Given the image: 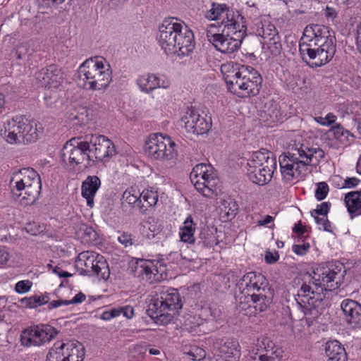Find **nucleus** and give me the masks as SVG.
<instances>
[{
    "label": "nucleus",
    "instance_id": "55",
    "mask_svg": "<svg viewBox=\"0 0 361 361\" xmlns=\"http://www.w3.org/2000/svg\"><path fill=\"white\" fill-rule=\"evenodd\" d=\"M154 261V273L157 274V277L160 275L161 277L163 273H165L166 271V265L162 261Z\"/></svg>",
    "mask_w": 361,
    "mask_h": 361
},
{
    "label": "nucleus",
    "instance_id": "39",
    "mask_svg": "<svg viewBox=\"0 0 361 361\" xmlns=\"http://www.w3.org/2000/svg\"><path fill=\"white\" fill-rule=\"evenodd\" d=\"M22 306L26 308H35L49 302L48 295H35L30 297H25L19 300Z\"/></svg>",
    "mask_w": 361,
    "mask_h": 361
},
{
    "label": "nucleus",
    "instance_id": "22",
    "mask_svg": "<svg viewBox=\"0 0 361 361\" xmlns=\"http://www.w3.org/2000/svg\"><path fill=\"white\" fill-rule=\"evenodd\" d=\"M268 283L264 275L256 272H249L245 274L237 283V286L241 294L255 293V291L259 292L261 290L265 291Z\"/></svg>",
    "mask_w": 361,
    "mask_h": 361
},
{
    "label": "nucleus",
    "instance_id": "16",
    "mask_svg": "<svg viewBox=\"0 0 361 361\" xmlns=\"http://www.w3.org/2000/svg\"><path fill=\"white\" fill-rule=\"evenodd\" d=\"M59 331L52 326L42 324L23 330L20 335L21 345L25 347L39 346L55 338Z\"/></svg>",
    "mask_w": 361,
    "mask_h": 361
},
{
    "label": "nucleus",
    "instance_id": "38",
    "mask_svg": "<svg viewBox=\"0 0 361 361\" xmlns=\"http://www.w3.org/2000/svg\"><path fill=\"white\" fill-rule=\"evenodd\" d=\"M329 133L333 135L334 138L345 145L350 143V137H353V135L350 131L344 129L341 124L332 126L329 130Z\"/></svg>",
    "mask_w": 361,
    "mask_h": 361
},
{
    "label": "nucleus",
    "instance_id": "60",
    "mask_svg": "<svg viewBox=\"0 0 361 361\" xmlns=\"http://www.w3.org/2000/svg\"><path fill=\"white\" fill-rule=\"evenodd\" d=\"M9 255L4 247L0 246V266L6 264Z\"/></svg>",
    "mask_w": 361,
    "mask_h": 361
},
{
    "label": "nucleus",
    "instance_id": "13",
    "mask_svg": "<svg viewBox=\"0 0 361 361\" xmlns=\"http://www.w3.org/2000/svg\"><path fill=\"white\" fill-rule=\"evenodd\" d=\"M89 145L85 137H73L67 141L61 149L62 162L71 169L87 161V165L91 166L92 161L89 153Z\"/></svg>",
    "mask_w": 361,
    "mask_h": 361
},
{
    "label": "nucleus",
    "instance_id": "50",
    "mask_svg": "<svg viewBox=\"0 0 361 361\" xmlns=\"http://www.w3.org/2000/svg\"><path fill=\"white\" fill-rule=\"evenodd\" d=\"M27 51L28 47L27 44H21L17 46L13 54L18 60H23L26 58Z\"/></svg>",
    "mask_w": 361,
    "mask_h": 361
},
{
    "label": "nucleus",
    "instance_id": "30",
    "mask_svg": "<svg viewBox=\"0 0 361 361\" xmlns=\"http://www.w3.org/2000/svg\"><path fill=\"white\" fill-rule=\"evenodd\" d=\"M141 207L140 214H147L157 204L159 195L156 190L152 188L144 190L140 193Z\"/></svg>",
    "mask_w": 361,
    "mask_h": 361
},
{
    "label": "nucleus",
    "instance_id": "14",
    "mask_svg": "<svg viewBox=\"0 0 361 361\" xmlns=\"http://www.w3.org/2000/svg\"><path fill=\"white\" fill-rule=\"evenodd\" d=\"M84 348L78 341H56L50 348L47 361H83Z\"/></svg>",
    "mask_w": 361,
    "mask_h": 361
},
{
    "label": "nucleus",
    "instance_id": "7",
    "mask_svg": "<svg viewBox=\"0 0 361 361\" xmlns=\"http://www.w3.org/2000/svg\"><path fill=\"white\" fill-rule=\"evenodd\" d=\"M40 128L35 121L18 116L4 122L1 135L10 144H29L39 138Z\"/></svg>",
    "mask_w": 361,
    "mask_h": 361
},
{
    "label": "nucleus",
    "instance_id": "46",
    "mask_svg": "<svg viewBox=\"0 0 361 361\" xmlns=\"http://www.w3.org/2000/svg\"><path fill=\"white\" fill-rule=\"evenodd\" d=\"M331 207V204L328 202H324L321 203L320 204H318L317 207V209H313L311 211V215L312 216H327V214L329 212Z\"/></svg>",
    "mask_w": 361,
    "mask_h": 361
},
{
    "label": "nucleus",
    "instance_id": "52",
    "mask_svg": "<svg viewBox=\"0 0 361 361\" xmlns=\"http://www.w3.org/2000/svg\"><path fill=\"white\" fill-rule=\"evenodd\" d=\"M313 217L314 218L316 223L318 225L322 226L325 231L331 232V223L328 220L327 216H322V217H319V216H315Z\"/></svg>",
    "mask_w": 361,
    "mask_h": 361
},
{
    "label": "nucleus",
    "instance_id": "12",
    "mask_svg": "<svg viewBox=\"0 0 361 361\" xmlns=\"http://www.w3.org/2000/svg\"><path fill=\"white\" fill-rule=\"evenodd\" d=\"M176 144L168 135L161 133L149 135L145 144V152L154 160L168 161L177 155Z\"/></svg>",
    "mask_w": 361,
    "mask_h": 361
},
{
    "label": "nucleus",
    "instance_id": "35",
    "mask_svg": "<svg viewBox=\"0 0 361 361\" xmlns=\"http://www.w3.org/2000/svg\"><path fill=\"white\" fill-rule=\"evenodd\" d=\"M133 189L126 190L122 196V208L124 211H126L128 206L130 207L132 209H138L140 213V207H141V198L140 193L139 195H135Z\"/></svg>",
    "mask_w": 361,
    "mask_h": 361
},
{
    "label": "nucleus",
    "instance_id": "51",
    "mask_svg": "<svg viewBox=\"0 0 361 361\" xmlns=\"http://www.w3.org/2000/svg\"><path fill=\"white\" fill-rule=\"evenodd\" d=\"M302 244H297L293 245V251L297 255H305L310 250V245L309 243L302 241Z\"/></svg>",
    "mask_w": 361,
    "mask_h": 361
},
{
    "label": "nucleus",
    "instance_id": "32",
    "mask_svg": "<svg viewBox=\"0 0 361 361\" xmlns=\"http://www.w3.org/2000/svg\"><path fill=\"white\" fill-rule=\"evenodd\" d=\"M220 214L225 221L232 220L237 214L238 205L232 199L224 200L219 206Z\"/></svg>",
    "mask_w": 361,
    "mask_h": 361
},
{
    "label": "nucleus",
    "instance_id": "54",
    "mask_svg": "<svg viewBox=\"0 0 361 361\" xmlns=\"http://www.w3.org/2000/svg\"><path fill=\"white\" fill-rule=\"evenodd\" d=\"M118 240L125 247L130 246L133 244L132 235L128 232H123L118 237Z\"/></svg>",
    "mask_w": 361,
    "mask_h": 361
},
{
    "label": "nucleus",
    "instance_id": "49",
    "mask_svg": "<svg viewBox=\"0 0 361 361\" xmlns=\"http://www.w3.org/2000/svg\"><path fill=\"white\" fill-rule=\"evenodd\" d=\"M32 284L29 280L20 281L16 284L15 290L18 293H27L30 290Z\"/></svg>",
    "mask_w": 361,
    "mask_h": 361
},
{
    "label": "nucleus",
    "instance_id": "26",
    "mask_svg": "<svg viewBox=\"0 0 361 361\" xmlns=\"http://www.w3.org/2000/svg\"><path fill=\"white\" fill-rule=\"evenodd\" d=\"M101 186V180L97 176H88L81 186L82 196L86 199L87 205L92 207L94 197Z\"/></svg>",
    "mask_w": 361,
    "mask_h": 361
},
{
    "label": "nucleus",
    "instance_id": "2",
    "mask_svg": "<svg viewBox=\"0 0 361 361\" xmlns=\"http://www.w3.org/2000/svg\"><path fill=\"white\" fill-rule=\"evenodd\" d=\"M336 50L334 32L319 24L307 25L300 40L301 58L311 68L321 67L329 63Z\"/></svg>",
    "mask_w": 361,
    "mask_h": 361
},
{
    "label": "nucleus",
    "instance_id": "59",
    "mask_svg": "<svg viewBox=\"0 0 361 361\" xmlns=\"http://www.w3.org/2000/svg\"><path fill=\"white\" fill-rule=\"evenodd\" d=\"M68 305L69 302H67V300H53L50 302H48V309L51 310L54 308H56L60 307L61 305Z\"/></svg>",
    "mask_w": 361,
    "mask_h": 361
},
{
    "label": "nucleus",
    "instance_id": "45",
    "mask_svg": "<svg viewBox=\"0 0 361 361\" xmlns=\"http://www.w3.org/2000/svg\"><path fill=\"white\" fill-rule=\"evenodd\" d=\"M66 0H35L39 9H47L61 4Z\"/></svg>",
    "mask_w": 361,
    "mask_h": 361
},
{
    "label": "nucleus",
    "instance_id": "5",
    "mask_svg": "<svg viewBox=\"0 0 361 361\" xmlns=\"http://www.w3.org/2000/svg\"><path fill=\"white\" fill-rule=\"evenodd\" d=\"M183 307L180 295L177 289L161 287L152 296L147 309V314L155 323L164 325L172 321L175 312Z\"/></svg>",
    "mask_w": 361,
    "mask_h": 361
},
{
    "label": "nucleus",
    "instance_id": "64",
    "mask_svg": "<svg viewBox=\"0 0 361 361\" xmlns=\"http://www.w3.org/2000/svg\"><path fill=\"white\" fill-rule=\"evenodd\" d=\"M135 350L137 351L140 354L145 355L147 352V348L145 345H137L135 347Z\"/></svg>",
    "mask_w": 361,
    "mask_h": 361
},
{
    "label": "nucleus",
    "instance_id": "63",
    "mask_svg": "<svg viewBox=\"0 0 361 361\" xmlns=\"http://www.w3.org/2000/svg\"><path fill=\"white\" fill-rule=\"evenodd\" d=\"M347 7L351 8L361 2V0H342Z\"/></svg>",
    "mask_w": 361,
    "mask_h": 361
},
{
    "label": "nucleus",
    "instance_id": "18",
    "mask_svg": "<svg viewBox=\"0 0 361 361\" xmlns=\"http://www.w3.org/2000/svg\"><path fill=\"white\" fill-rule=\"evenodd\" d=\"M204 16L210 20L221 19L224 27L231 26L234 23L239 26V21L245 19L238 11L230 8L225 4L214 2L212 4L211 8L205 12Z\"/></svg>",
    "mask_w": 361,
    "mask_h": 361
},
{
    "label": "nucleus",
    "instance_id": "40",
    "mask_svg": "<svg viewBox=\"0 0 361 361\" xmlns=\"http://www.w3.org/2000/svg\"><path fill=\"white\" fill-rule=\"evenodd\" d=\"M78 235L87 243H93L97 239V233L92 227L85 224H80Z\"/></svg>",
    "mask_w": 361,
    "mask_h": 361
},
{
    "label": "nucleus",
    "instance_id": "36",
    "mask_svg": "<svg viewBox=\"0 0 361 361\" xmlns=\"http://www.w3.org/2000/svg\"><path fill=\"white\" fill-rule=\"evenodd\" d=\"M195 230V224H193L192 218L189 216L185 220L183 226L180 228L179 232L180 240L184 243L190 244L194 243L195 240L194 236Z\"/></svg>",
    "mask_w": 361,
    "mask_h": 361
},
{
    "label": "nucleus",
    "instance_id": "21",
    "mask_svg": "<svg viewBox=\"0 0 361 361\" xmlns=\"http://www.w3.org/2000/svg\"><path fill=\"white\" fill-rule=\"evenodd\" d=\"M185 127L188 133L196 135H202L209 131L212 126L211 121L202 116L195 109H189L182 118Z\"/></svg>",
    "mask_w": 361,
    "mask_h": 361
},
{
    "label": "nucleus",
    "instance_id": "4",
    "mask_svg": "<svg viewBox=\"0 0 361 361\" xmlns=\"http://www.w3.org/2000/svg\"><path fill=\"white\" fill-rule=\"evenodd\" d=\"M221 72L229 91L239 97L259 93L262 78L253 67L228 62L221 66Z\"/></svg>",
    "mask_w": 361,
    "mask_h": 361
},
{
    "label": "nucleus",
    "instance_id": "47",
    "mask_svg": "<svg viewBox=\"0 0 361 361\" xmlns=\"http://www.w3.org/2000/svg\"><path fill=\"white\" fill-rule=\"evenodd\" d=\"M337 117L332 113H329L325 117L317 116L314 120L322 126H329L335 123Z\"/></svg>",
    "mask_w": 361,
    "mask_h": 361
},
{
    "label": "nucleus",
    "instance_id": "62",
    "mask_svg": "<svg viewBox=\"0 0 361 361\" xmlns=\"http://www.w3.org/2000/svg\"><path fill=\"white\" fill-rule=\"evenodd\" d=\"M274 221V217L270 215L265 216L263 220H259L257 221L258 226H266L267 224L272 222Z\"/></svg>",
    "mask_w": 361,
    "mask_h": 361
},
{
    "label": "nucleus",
    "instance_id": "3",
    "mask_svg": "<svg viewBox=\"0 0 361 361\" xmlns=\"http://www.w3.org/2000/svg\"><path fill=\"white\" fill-rule=\"evenodd\" d=\"M325 156L322 149L310 146L307 143L295 145L291 152L279 156L281 174L285 183H290L300 177L307 170V166L318 164Z\"/></svg>",
    "mask_w": 361,
    "mask_h": 361
},
{
    "label": "nucleus",
    "instance_id": "53",
    "mask_svg": "<svg viewBox=\"0 0 361 361\" xmlns=\"http://www.w3.org/2000/svg\"><path fill=\"white\" fill-rule=\"evenodd\" d=\"M293 231L298 235V242L304 241V239L305 238V233L306 232V228L305 226L302 225L300 221H299L294 226Z\"/></svg>",
    "mask_w": 361,
    "mask_h": 361
},
{
    "label": "nucleus",
    "instance_id": "48",
    "mask_svg": "<svg viewBox=\"0 0 361 361\" xmlns=\"http://www.w3.org/2000/svg\"><path fill=\"white\" fill-rule=\"evenodd\" d=\"M217 29V27L214 24L209 25L206 30V37L208 41L212 43L213 45L217 41V37L216 36L221 35L220 33L215 32V30Z\"/></svg>",
    "mask_w": 361,
    "mask_h": 361
},
{
    "label": "nucleus",
    "instance_id": "27",
    "mask_svg": "<svg viewBox=\"0 0 361 361\" xmlns=\"http://www.w3.org/2000/svg\"><path fill=\"white\" fill-rule=\"evenodd\" d=\"M135 269L138 276H141L143 280L148 281L150 283L159 280V276L157 277V274L154 273L152 260L139 259L136 262Z\"/></svg>",
    "mask_w": 361,
    "mask_h": 361
},
{
    "label": "nucleus",
    "instance_id": "42",
    "mask_svg": "<svg viewBox=\"0 0 361 361\" xmlns=\"http://www.w3.org/2000/svg\"><path fill=\"white\" fill-rule=\"evenodd\" d=\"M267 44V49L270 51L272 56H276L281 54L282 50V44L280 36L275 37L269 40L264 42Z\"/></svg>",
    "mask_w": 361,
    "mask_h": 361
},
{
    "label": "nucleus",
    "instance_id": "8",
    "mask_svg": "<svg viewBox=\"0 0 361 361\" xmlns=\"http://www.w3.org/2000/svg\"><path fill=\"white\" fill-rule=\"evenodd\" d=\"M276 166L274 154L262 148L253 152L247 159V174L252 183L264 185L271 180Z\"/></svg>",
    "mask_w": 361,
    "mask_h": 361
},
{
    "label": "nucleus",
    "instance_id": "28",
    "mask_svg": "<svg viewBox=\"0 0 361 361\" xmlns=\"http://www.w3.org/2000/svg\"><path fill=\"white\" fill-rule=\"evenodd\" d=\"M325 353L328 361H347V353L338 341H329L325 345Z\"/></svg>",
    "mask_w": 361,
    "mask_h": 361
},
{
    "label": "nucleus",
    "instance_id": "44",
    "mask_svg": "<svg viewBox=\"0 0 361 361\" xmlns=\"http://www.w3.org/2000/svg\"><path fill=\"white\" fill-rule=\"evenodd\" d=\"M329 192V186L325 182L318 183L315 190V197L319 200H323L326 198Z\"/></svg>",
    "mask_w": 361,
    "mask_h": 361
},
{
    "label": "nucleus",
    "instance_id": "56",
    "mask_svg": "<svg viewBox=\"0 0 361 361\" xmlns=\"http://www.w3.org/2000/svg\"><path fill=\"white\" fill-rule=\"evenodd\" d=\"M279 255L278 252H274L273 253L270 251H267L265 253L264 259L267 264H274V263L276 262L279 260Z\"/></svg>",
    "mask_w": 361,
    "mask_h": 361
},
{
    "label": "nucleus",
    "instance_id": "29",
    "mask_svg": "<svg viewBox=\"0 0 361 361\" xmlns=\"http://www.w3.org/2000/svg\"><path fill=\"white\" fill-rule=\"evenodd\" d=\"M344 200L351 219L361 215V190L348 192Z\"/></svg>",
    "mask_w": 361,
    "mask_h": 361
},
{
    "label": "nucleus",
    "instance_id": "9",
    "mask_svg": "<svg viewBox=\"0 0 361 361\" xmlns=\"http://www.w3.org/2000/svg\"><path fill=\"white\" fill-rule=\"evenodd\" d=\"M11 187L19 192L23 204L31 205L38 199L42 189L39 174L32 168H24L13 173L10 180Z\"/></svg>",
    "mask_w": 361,
    "mask_h": 361
},
{
    "label": "nucleus",
    "instance_id": "41",
    "mask_svg": "<svg viewBox=\"0 0 361 361\" xmlns=\"http://www.w3.org/2000/svg\"><path fill=\"white\" fill-rule=\"evenodd\" d=\"M248 298H251V294L249 295L245 293L242 294L239 298L238 308L243 314L251 317L253 316V312H252L253 309L250 302V299H248Z\"/></svg>",
    "mask_w": 361,
    "mask_h": 361
},
{
    "label": "nucleus",
    "instance_id": "37",
    "mask_svg": "<svg viewBox=\"0 0 361 361\" xmlns=\"http://www.w3.org/2000/svg\"><path fill=\"white\" fill-rule=\"evenodd\" d=\"M91 272H94L103 279L109 278L110 274L109 266L103 256L99 255L94 256V262H93V267L91 269Z\"/></svg>",
    "mask_w": 361,
    "mask_h": 361
},
{
    "label": "nucleus",
    "instance_id": "11",
    "mask_svg": "<svg viewBox=\"0 0 361 361\" xmlns=\"http://www.w3.org/2000/svg\"><path fill=\"white\" fill-rule=\"evenodd\" d=\"M247 25L245 19L239 21V26L234 23L231 26L224 27L221 35L216 36L217 41L214 47L219 51L231 54L237 51L246 35Z\"/></svg>",
    "mask_w": 361,
    "mask_h": 361
},
{
    "label": "nucleus",
    "instance_id": "1",
    "mask_svg": "<svg viewBox=\"0 0 361 361\" xmlns=\"http://www.w3.org/2000/svg\"><path fill=\"white\" fill-rule=\"evenodd\" d=\"M345 269L339 262H331L317 269L308 283H303L295 295L297 305L307 319H317L326 307L324 291L338 289L343 283Z\"/></svg>",
    "mask_w": 361,
    "mask_h": 361
},
{
    "label": "nucleus",
    "instance_id": "15",
    "mask_svg": "<svg viewBox=\"0 0 361 361\" xmlns=\"http://www.w3.org/2000/svg\"><path fill=\"white\" fill-rule=\"evenodd\" d=\"M89 145V153L92 164L109 161V158L116 154L114 143L104 135L94 134L85 136Z\"/></svg>",
    "mask_w": 361,
    "mask_h": 361
},
{
    "label": "nucleus",
    "instance_id": "61",
    "mask_svg": "<svg viewBox=\"0 0 361 361\" xmlns=\"http://www.w3.org/2000/svg\"><path fill=\"white\" fill-rule=\"evenodd\" d=\"M324 16L326 18L333 20L337 17V13L334 8L327 6L324 10Z\"/></svg>",
    "mask_w": 361,
    "mask_h": 361
},
{
    "label": "nucleus",
    "instance_id": "23",
    "mask_svg": "<svg viewBox=\"0 0 361 361\" xmlns=\"http://www.w3.org/2000/svg\"><path fill=\"white\" fill-rule=\"evenodd\" d=\"M214 349L225 361H238L240 349L238 341L234 338H222L216 339L214 343Z\"/></svg>",
    "mask_w": 361,
    "mask_h": 361
},
{
    "label": "nucleus",
    "instance_id": "6",
    "mask_svg": "<svg viewBox=\"0 0 361 361\" xmlns=\"http://www.w3.org/2000/svg\"><path fill=\"white\" fill-rule=\"evenodd\" d=\"M77 74L82 89L89 91L104 90L112 80L111 71L105 68L103 59L85 60Z\"/></svg>",
    "mask_w": 361,
    "mask_h": 361
},
{
    "label": "nucleus",
    "instance_id": "58",
    "mask_svg": "<svg viewBox=\"0 0 361 361\" xmlns=\"http://www.w3.org/2000/svg\"><path fill=\"white\" fill-rule=\"evenodd\" d=\"M85 299H86V295L84 293H82V292H80L78 294H76L73 298V299L69 300H67V302H69V305H71V304H78V303H81L83 301H85Z\"/></svg>",
    "mask_w": 361,
    "mask_h": 361
},
{
    "label": "nucleus",
    "instance_id": "25",
    "mask_svg": "<svg viewBox=\"0 0 361 361\" xmlns=\"http://www.w3.org/2000/svg\"><path fill=\"white\" fill-rule=\"evenodd\" d=\"M140 90L145 93H150L157 88L166 89L169 87V81L163 80L154 74H145L140 75L136 80Z\"/></svg>",
    "mask_w": 361,
    "mask_h": 361
},
{
    "label": "nucleus",
    "instance_id": "19",
    "mask_svg": "<svg viewBox=\"0 0 361 361\" xmlns=\"http://www.w3.org/2000/svg\"><path fill=\"white\" fill-rule=\"evenodd\" d=\"M35 78L41 87L56 88L62 83L64 73L59 66L51 64L37 71Z\"/></svg>",
    "mask_w": 361,
    "mask_h": 361
},
{
    "label": "nucleus",
    "instance_id": "17",
    "mask_svg": "<svg viewBox=\"0 0 361 361\" xmlns=\"http://www.w3.org/2000/svg\"><path fill=\"white\" fill-rule=\"evenodd\" d=\"M180 20L175 18H166L159 27L157 40L159 46L166 54H172L176 46V37Z\"/></svg>",
    "mask_w": 361,
    "mask_h": 361
},
{
    "label": "nucleus",
    "instance_id": "31",
    "mask_svg": "<svg viewBox=\"0 0 361 361\" xmlns=\"http://www.w3.org/2000/svg\"><path fill=\"white\" fill-rule=\"evenodd\" d=\"M94 262V255L93 254L89 252H81L75 260V268L80 275H90Z\"/></svg>",
    "mask_w": 361,
    "mask_h": 361
},
{
    "label": "nucleus",
    "instance_id": "57",
    "mask_svg": "<svg viewBox=\"0 0 361 361\" xmlns=\"http://www.w3.org/2000/svg\"><path fill=\"white\" fill-rule=\"evenodd\" d=\"M360 180L355 177L347 178L344 180V185H343V188H355L360 183Z\"/></svg>",
    "mask_w": 361,
    "mask_h": 361
},
{
    "label": "nucleus",
    "instance_id": "24",
    "mask_svg": "<svg viewBox=\"0 0 361 361\" xmlns=\"http://www.w3.org/2000/svg\"><path fill=\"white\" fill-rule=\"evenodd\" d=\"M344 319L353 328L361 326V305L357 301L345 299L341 304Z\"/></svg>",
    "mask_w": 361,
    "mask_h": 361
},
{
    "label": "nucleus",
    "instance_id": "10",
    "mask_svg": "<svg viewBox=\"0 0 361 361\" xmlns=\"http://www.w3.org/2000/svg\"><path fill=\"white\" fill-rule=\"evenodd\" d=\"M190 178L196 190L203 196L214 198L217 195L219 182L217 173L210 164H198L193 167Z\"/></svg>",
    "mask_w": 361,
    "mask_h": 361
},
{
    "label": "nucleus",
    "instance_id": "34",
    "mask_svg": "<svg viewBox=\"0 0 361 361\" xmlns=\"http://www.w3.org/2000/svg\"><path fill=\"white\" fill-rule=\"evenodd\" d=\"M121 314H123V316L127 319H131L135 314L134 308L130 305L114 307L109 310L104 311L101 315V319L103 320H109Z\"/></svg>",
    "mask_w": 361,
    "mask_h": 361
},
{
    "label": "nucleus",
    "instance_id": "43",
    "mask_svg": "<svg viewBox=\"0 0 361 361\" xmlns=\"http://www.w3.org/2000/svg\"><path fill=\"white\" fill-rule=\"evenodd\" d=\"M262 29V37L264 39V42H266L267 40H269V38L271 39L275 37L279 36L276 28L272 24L263 26Z\"/></svg>",
    "mask_w": 361,
    "mask_h": 361
},
{
    "label": "nucleus",
    "instance_id": "33",
    "mask_svg": "<svg viewBox=\"0 0 361 361\" xmlns=\"http://www.w3.org/2000/svg\"><path fill=\"white\" fill-rule=\"evenodd\" d=\"M253 309V316L267 310L271 302V298L266 295L259 293H252L251 298H248Z\"/></svg>",
    "mask_w": 361,
    "mask_h": 361
},
{
    "label": "nucleus",
    "instance_id": "20",
    "mask_svg": "<svg viewBox=\"0 0 361 361\" xmlns=\"http://www.w3.org/2000/svg\"><path fill=\"white\" fill-rule=\"evenodd\" d=\"M176 46L174 52L172 54L178 56H188L195 49V41L192 31L187 25L181 21L180 27L176 37Z\"/></svg>",
    "mask_w": 361,
    "mask_h": 361
}]
</instances>
